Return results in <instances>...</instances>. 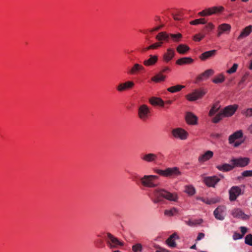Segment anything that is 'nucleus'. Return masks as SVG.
I'll return each instance as SVG.
<instances>
[{
  "instance_id": "1",
  "label": "nucleus",
  "mask_w": 252,
  "mask_h": 252,
  "mask_svg": "<svg viewBox=\"0 0 252 252\" xmlns=\"http://www.w3.org/2000/svg\"><path fill=\"white\" fill-rule=\"evenodd\" d=\"M152 200L154 203H158L165 198L171 201H177L178 196L175 193L170 192L162 189H154L152 192Z\"/></svg>"
},
{
  "instance_id": "2",
  "label": "nucleus",
  "mask_w": 252,
  "mask_h": 252,
  "mask_svg": "<svg viewBox=\"0 0 252 252\" xmlns=\"http://www.w3.org/2000/svg\"><path fill=\"white\" fill-rule=\"evenodd\" d=\"M159 177L157 175H144L140 177L139 180L140 184L144 187L149 188H154L158 186L156 183V181L158 180Z\"/></svg>"
},
{
  "instance_id": "3",
  "label": "nucleus",
  "mask_w": 252,
  "mask_h": 252,
  "mask_svg": "<svg viewBox=\"0 0 252 252\" xmlns=\"http://www.w3.org/2000/svg\"><path fill=\"white\" fill-rule=\"evenodd\" d=\"M104 238L108 247L110 249H118L124 246L123 242L110 233H106L104 236Z\"/></svg>"
},
{
  "instance_id": "4",
  "label": "nucleus",
  "mask_w": 252,
  "mask_h": 252,
  "mask_svg": "<svg viewBox=\"0 0 252 252\" xmlns=\"http://www.w3.org/2000/svg\"><path fill=\"white\" fill-rule=\"evenodd\" d=\"M154 172L164 177H169L175 176H178L181 174V172L178 167L168 168L165 170L154 169Z\"/></svg>"
},
{
  "instance_id": "5",
  "label": "nucleus",
  "mask_w": 252,
  "mask_h": 252,
  "mask_svg": "<svg viewBox=\"0 0 252 252\" xmlns=\"http://www.w3.org/2000/svg\"><path fill=\"white\" fill-rule=\"evenodd\" d=\"M224 8L222 6H213L205 8L203 10L198 13L197 15L199 16L205 17L209 16L213 14H218L221 13Z\"/></svg>"
},
{
  "instance_id": "6",
  "label": "nucleus",
  "mask_w": 252,
  "mask_h": 252,
  "mask_svg": "<svg viewBox=\"0 0 252 252\" xmlns=\"http://www.w3.org/2000/svg\"><path fill=\"white\" fill-rule=\"evenodd\" d=\"M206 93V91L204 89H196L192 93L187 94L186 97L188 100L193 101L202 98Z\"/></svg>"
},
{
  "instance_id": "7",
  "label": "nucleus",
  "mask_w": 252,
  "mask_h": 252,
  "mask_svg": "<svg viewBox=\"0 0 252 252\" xmlns=\"http://www.w3.org/2000/svg\"><path fill=\"white\" fill-rule=\"evenodd\" d=\"M206 93V91L204 89H196L192 93L187 94L186 97L188 100L193 101L202 98Z\"/></svg>"
},
{
  "instance_id": "8",
  "label": "nucleus",
  "mask_w": 252,
  "mask_h": 252,
  "mask_svg": "<svg viewBox=\"0 0 252 252\" xmlns=\"http://www.w3.org/2000/svg\"><path fill=\"white\" fill-rule=\"evenodd\" d=\"M150 113L149 107L145 104H142L139 106L138 109V116L140 119L146 120Z\"/></svg>"
},
{
  "instance_id": "9",
  "label": "nucleus",
  "mask_w": 252,
  "mask_h": 252,
  "mask_svg": "<svg viewBox=\"0 0 252 252\" xmlns=\"http://www.w3.org/2000/svg\"><path fill=\"white\" fill-rule=\"evenodd\" d=\"M243 193L241 189L238 186H233L229 190V200L234 201Z\"/></svg>"
},
{
  "instance_id": "10",
  "label": "nucleus",
  "mask_w": 252,
  "mask_h": 252,
  "mask_svg": "<svg viewBox=\"0 0 252 252\" xmlns=\"http://www.w3.org/2000/svg\"><path fill=\"white\" fill-rule=\"evenodd\" d=\"M173 136L176 138L181 140H185L187 138L188 133L182 128H174L172 130Z\"/></svg>"
},
{
  "instance_id": "11",
  "label": "nucleus",
  "mask_w": 252,
  "mask_h": 252,
  "mask_svg": "<svg viewBox=\"0 0 252 252\" xmlns=\"http://www.w3.org/2000/svg\"><path fill=\"white\" fill-rule=\"evenodd\" d=\"M140 158L142 160L146 162L156 163L158 159V156L152 153H145L141 155Z\"/></svg>"
},
{
  "instance_id": "12",
  "label": "nucleus",
  "mask_w": 252,
  "mask_h": 252,
  "mask_svg": "<svg viewBox=\"0 0 252 252\" xmlns=\"http://www.w3.org/2000/svg\"><path fill=\"white\" fill-rule=\"evenodd\" d=\"M238 108V105H230L225 107L221 112L225 117H229L235 113Z\"/></svg>"
},
{
  "instance_id": "13",
  "label": "nucleus",
  "mask_w": 252,
  "mask_h": 252,
  "mask_svg": "<svg viewBox=\"0 0 252 252\" xmlns=\"http://www.w3.org/2000/svg\"><path fill=\"white\" fill-rule=\"evenodd\" d=\"M234 168L235 167H244L247 165L249 162V159L248 158H233L231 160Z\"/></svg>"
},
{
  "instance_id": "14",
  "label": "nucleus",
  "mask_w": 252,
  "mask_h": 252,
  "mask_svg": "<svg viewBox=\"0 0 252 252\" xmlns=\"http://www.w3.org/2000/svg\"><path fill=\"white\" fill-rule=\"evenodd\" d=\"M225 207L224 206H220L214 211L215 217L219 220H223L225 215Z\"/></svg>"
},
{
  "instance_id": "15",
  "label": "nucleus",
  "mask_w": 252,
  "mask_h": 252,
  "mask_svg": "<svg viewBox=\"0 0 252 252\" xmlns=\"http://www.w3.org/2000/svg\"><path fill=\"white\" fill-rule=\"evenodd\" d=\"M214 73V71L212 69H209L205 70L204 72L199 74L196 77L195 83H197L199 82L206 80L210 76H212Z\"/></svg>"
},
{
  "instance_id": "16",
  "label": "nucleus",
  "mask_w": 252,
  "mask_h": 252,
  "mask_svg": "<svg viewBox=\"0 0 252 252\" xmlns=\"http://www.w3.org/2000/svg\"><path fill=\"white\" fill-rule=\"evenodd\" d=\"M220 180L219 177L215 176L205 177L204 178L203 181L208 187H214Z\"/></svg>"
},
{
  "instance_id": "17",
  "label": "nucleus",
  "mask_w": 252,
  "mask_h": 252,
  "mask_svg": "<svg viewBox=\"0 0 252 252\" xmlns=\"http://www.w3.org/2000/svg\"><path fill=\"white\" fill-rule=\"evenodd\" d=\"M134 83L131 81H128L124 83L119 84L117 87L118 92H122L128 89H130L133 87Z\"/></svg>"
},
{
  "instance_id": "18",
  "label": "nucleus",
  "mask_w": 252,
  "mask_h": 252,
  "mask_svg": "<svg viewBox=\"0 0 252 252\" xmlns=\"http://www.w3.org/2000/svg\"><path fill=\"white\" fill-rule=\"evenodd\" d=\"M186 120L188 124L195 125L197 124L198 118L192 113L187 112L186 115Z\"/></svg>"
},
{
  "instance_id": "19",
  "label": "nucleus",
  "mask_w": 252,
  "mask_h": 252,
  "mask_svg": "<svg viewBox=\"0 0 252 252\" xmlns=\"http://www.w3.org/2000/svg\"><path fill=\"white\" fill-rule=\"evenodd\" d=\"M175 52L173 49L168 48L163 56V61L166 63L170 62L175 56Z\"/></svg>"
},
{
  "instance_id": "20",
  "label": "nucleus",
  "mask_w": 252,
  "mask_h": 252,
  "mask_svg": "<svg viewBox=\"0 0 252 252\" xmlns=\"http://www.w3.org/2000/svg\"><path fill=\"white\" fill-rule=\"evenodd\" d=\"M252 32V26L249 25L245 28L241 32L240 34L237 37V40H241L245 37H247Z\"/></svg>"
},
{
  "instance_id": "21",
  "label": "nucleus",
  "mask_w": 252,
  "mask_h": 252,
  "mask_svg": "<svg viewBox=\"0 0 252 252\" xmlns=\"http://www.w3.org/2000/svg\"><path fill=\"white\" fill-rule=\"evenodd\" d=\"M158 61V56L157 55H150L149 58L143 62V64L145 66H152L155 65Z\"/></svg>"
},
{
  "instance_id": "22",
  "label": "nucleus",
  "mask_w": 252,
  "mask_h": 252,
  "mask_svg": "<svg viewBox=\"0 0 252 252\" xmlns=\"http://www.w3.org/2000/svg\"><path fill=\"white\" fill-rule=\"evenodd\" d=\"M213 152L211 151H207L198 157V161L200 162H204L209 160L213 156Z\"/></svg>"
},
{
  "instance_id": "23",
  "label": "nucleus",
  "mask_w": 252,
  "mask_h": 252,
  "mask_svg": "<svg viewBox=\"0 0 252 252\" xmlns=\"http://www.w3.org/2000/svg\"><path fill=\"white\" fill-rule=\"evenodd\" d=\"M243 133L241 130H238L232 134L230 135L228 138L229 143L230 144H232L234 142V141L239 138H242L243 137Z\"/></svg>"
},
{
  "instance_id": "24",
  "label": "nucleus",
  "mask_w": 252,
  "mask_h": 252,
  "mask_svg": "<svg viewBox=\"0 0 252 252\" xmlns=\"http://www.w3.org/2000/svg\"><path fill=\"white\" fill-rule=\"evenodd\" d=\"M179 238L177 233H174L167 239L166 243L170 247L174 248L176 246L175 240Z\"/></svg>"
},
{
  "instance_id": "25",
  "label": "nucleus",
  "mask_w": 252,
  "mask_h": 252,
  "mask_svg": "<svg viewBox=\"0 0 252 252\" xmlns=\"http://www.w3.org/2000/svg\"><path fill=\"white\" fill-rule=\"evenodd\" d=\"M194 60L190 57H183L176 61V64L183 65L185 64H191L193 62Z\"/></svg>"
},
{
  "instance_id": "26",
  "label": "nucleus",
  "mask_w": 252,
  "mask_h": 252,
  "mask_svg": "<svg viewBox=\"0 0 252 252\" xmlns=\"http://www.w3.org/2000/svg\"><path fill=\"white\" fill-rule=\"evenodd\" d=\"M216 51H217L216 50L206 51L201 54L199 58L201 60H206L209 58L214 56L216 54Z\"/></svg>"
},
{
  "instance_id": "27",
  "label": "nucleus",
  "mask_w": 252,
  "mask_h": 252,
  "mask_svg": "<svg viewBox=\"0 0 252 252\" xmlns=\"http://www.w3.org/2000/svg\"><path fill=\"white\" fill-rule=\"evenodd\" d=\"M217 168L220 171L223 172H227L231 170L234 168L233 164H230L227 163L223 164L221 165H219L217 166Z\"/></svg>"
},
{
  "instance_id": "28",
  "label": "nucleus",
  "mask_w": 252,
  "mask_h": 252,
  "mask_svg": "<svg viewBox=\"0 0 252 252\" xmlns=\"http://www.w3.org/2000/svg\"><path fill=\"white\" fill-rule=\"evenodd\" d=\"M149 102L153 105H159L163 107L164 105V101L158 97H152L149 99Z\"/></svg>"
},
{
  "instance_id": "29",
  "label": "nucleus",
  "mask_w": 252,
  "mask_h": 252,
  "mask_svg": "<svg viewBox=\"0 0 252 252\" xmlns=\"http://www.w3.org/2000/svg\"><path fill=\"white\" fill-rule=\"evenodd\" d=\"M189 49L188 45L183 44L179 45L176 48L177 51L180 54H185Z\"/></svg>"
},
{
  "instance_id": "30",
  "label": "nucleus",
  "mask_w": 252,
  "mask_h": 252,
  "mask_svg": "<svg viewBox=\"0 0 252 252\" xmlns=\"http://www.w3.org/2000/svg\"><path fill=\"white\" fill-rule=\"evenodd\" d=\"M156 39L162 42V40H165L167 42L169 41V34L167 33L166 32H160L156 37Z\"/></svg>"
},
{
  "instance_id": "31",
  "label": "nucleus",
  "mask_w": 252,
  "mask_h": 252,
  "mask_svg": "<svg viewBox=\"0 0 252 252\" xmlns=\"http://www.w3.org/2000/svg\"><path fill=\"white\" fill-rule=\"evenodd\" d=\"M231 25L228 24L223 23L218 26V30H220L223 33H228L231 30Z\"/></svg>"
},
{
  "instance_id": "32",
  "label": "nucleus",
  "mask_w": 252,
  "mask_h": 252,
  "mask_svg": "<svg viewBox=\"0 0 252 252\" xmlns=\"http://www.w3.org/2000/svg\"><path fill=\"white\" fill-rule=\"evenodd\" d=\"M185 88V86L177 85L168 88L167 89V91L171 93H175L180 92L182 89H184Z\"/></svg>"
},
{
  "instance_id": "33",
  "label": "nucleus",
  "mask_w": 252,
  "mask_h": 252,
  "mask_svg": "<svg viewBox=\"0 0 252 252\" xmlns=\"http://www.w3.org/2000/svg\"><path fill=\"white\" fill-rule=\"evenodd\" d=\"M166 78V76L163 75L161 73L157 74L151 78V80L156 83H158L161 81H164Z\"/></svg>"
},
{
  "instance_id": "34",
  "label": "nucleus",
  "mask_w": 252,
  "mask_h": 252,
  "mask_svg": "<svg viewBox=\"0 0 252 252\" xmlns=\"http://www.w3.org/2000/svg\"><path fill=\"white\" fill-rule=\"evenodd\" d=\"M143 69L144 67H143L142 65L138 63H135L133 66V67L130 69L128 73L131 74H134L136 73L137 72L140 70H143Z\"/></svg>"
},
{
  "instance_id": "35",
  "label": "nucleus",
  "mask_w": 252,
  "mask_h": 252,
  "mask_svg": "<svg viewBox=\"0 0 252 252\" xmlns=\"http://www.w3.org/2000/svg\"><path fill=\"white\" fill-rule=\"evenodd\" d=\"M178 213V210L176 208H172L169 210H165L164 212V214L165 216L168 217H172L173 216L176 215Z\"/></svg>"
},
{
  "instance_id": "36",
  "label": "nucleus",
  "mask_w": 252,
  "mask_h": 252,
  "mask_svg": "<svg viewBox=\"0 0 252 252\" xmlns=\"http://www.w3.org/2000/svg\"><path fill=\"white\" fill-rule=\"evenodd\" d=\"M169 38H171L172 40L175 42H179L181 41L183 36L180 33L177 34L170 33Z\"/></svg>"
},
{
  "instance_id": "37",
  "label": "nucleus",
  "mask_w": 252,
  "mask_h": 252,
  "mask_svg": "<svg viewBox=\"0 0 252 252\" xmlns=\"http://www.w3.org/2000/svg\"><path fill=\"white\" fill-rule=\"evenodd\" d=\"M162 43H163L162 42H159L155 43H154L153 44L151 45L150 46H148V47L143 48L141 50V51L144 52H146L147 50H150V49H156V48H158L159 47H160L162 45Z\"/></svg>"
},
{
  "instance_id": "38",
  "label": "nucleus",
  "mask_w": 252,
  "mask_h": 252,
  "mask_svg": "<svg viewBox=\"0 0 252 252\" xmlns=\"http://www.w3.org/2000/svg\"><path fill=\"white\" fill-rule=\"evenodd\" d=\"M224 76L222 74H220L218 76L215 77L212 81L213 83L215 84H219L222 83L224 81Z\"/></svg>"
},
{
  "instance_id": "39",
  "label": "nucleus",
  "mask_w": 252,
  "mask_h": 252,
  "mask_svg": "<svg viewBox=\"0 0 252 252\" xmlns=\"http://www.w3.org/2000/svg\"><path fill=\"white\" fill-rule=\"evenodd\" d=\"M232 214L234 217L242 218L244 213L239 209H236L232 211Z\"/></svg>"
},
{
  "instance_id": "40",
  "label": "nucleus",
  "mask_w": 252,
  "mask_h": 252,
  "mask_svg": "<svg viewBox=\"0 0 252 252\" xmlns=\"http://www.w3.org/2000/svg\"><path fill=\"white\" fill-rule=\"evenodd\" d=\"M207 23L206 21L204 18H200L195 19L190 22V24L192 25H196L198 24H205Z\"/></svg>"
},
{
  "instance_id": "41",
  "label": "nucleus",
  "mask_w": 252,
  "mask_h": 252,
  "mask_svg": "<svg viewBox=\"0 0 252 252\" xmlns=\"http://www.w3.org/2000/svg\"><path fill=\"white\" fill-rule=\"evenodd\" d=\"M225 117L222 114V112L220 111V113H219L213 119L212 122L214 123H219L222 119Z\"/></svg>"
},
{
  "instance_id": "42",
  "label": "nucleus",
  "mask_w": 252,
  "mask_h": 252,
  "mask_svg": "<svg viewBox=\"0 0 252 252\" xmlns=\"http://www.w3.org/2000/svg\"><path fill=\"white\" fill-rule=\"evenodd\" d=\"M143 247L140 243H136L132 247V250L133 252H141Z\"/></svg>"
},
{
  "instance_id": "43",
  "label": "nucleus",
  "mask_w": 252,
  "mask_h": 252,
  "mask_svg": "<svg viewBox=\"0 0 252 252\" xmlns=\"http://www.w3.org/2000/svg\"><path fill=\"white\" fill-rule=\"evenodd\" d=\"M185 192L190 195H192L195 193V190L194 187L191 186H188L185 187Z\"/></svg>"
},
{
  "instance_id": "44",
  "label": "nucleus",
  "mask_w": 252,
  "mask_h": 252,
  "mask_svg": "<svg viewBox=\"0 0 252 252\" xmlns=\"http://www.w3.org/2000/svg\"><path fill=\"white\" fill-rule=\"evenodd\" d=\"M219 108L220 106L218 104H214L210 109L209 113V115L210 116H212L214 115L218 111Z\"/></svg>"
},
{
  "instance_id": "45",
  "label": "nucleus",
  "mask_w": 252,
  "mask_h": 252,
  "mask_svg": "<svg viewBox=\"0 0 252 252\" xmlns=\"http://www.w3.org/2000/svg\"><path fill=\"white\" fill-rule=\"evenodd\" d=\"M202 201L207 204H212L218 202L219 201V200L215 198L209 199L208 198H203V199H202Z\"/></svg>"
},
{
  "instance_id": "46",
  "label": "nucleus",
  "mask_w": 252,
  "mask_h": 252,
  "mask_svg": "<svg viewBox=\"0 0 252 252\" xmlns=\"http://www.w3.org/2000/svg\"><path fill=\"white\" fill-rule=\"evenodd\" d=\"M94 243L95 246L97 248H103L105 246L104 243L101 239L96 240Z\"/></svg>"
},
{
  "instance_id": "47",
  "label": "nucleus",
  "mask_w": 252,
  "mask_h": 252,
  "mask_svg": "<svg viewBox=\"0 0 252 252\" xmlns=\"http://www.w3.org/2000/svg\"><path fill=\"white\" fill-rule=\"evenodd\" d=\"M238 64L237 63L233 64V66L228 70L226 71V72L228 74H232L235 72L238 68Z\"/></svg>"
},
{
  "instance_id": "48",
  "label": "nucleus",
  "mask_w": 252,
  "mask_h": 252,
  "mask_svg": "<svg viewBox=\"0 0 252 252\" xmlns=\"http://www.w3.org/2000/svg\"><path fill=\"white\" fill-rule=\"evenodd\" d=\"M245 242L247 245L252 246V235L251 234L247 235L246 236Z\"/></svg>"
},
{
  "instance_id": "49",
  "label": "nucleus",
  "mask_w": 252,
  "mask_h": 252,
  "mask_svg": "<svg viewBox=\"0 0 252 252\" xmlns=\"http://www.w3.org/2000/svg\"><path fill=\"white\" fill-rule=\"evenodd\" d=\"M242 175L243 177H252V170H246L242 172Z\"/></svg>"
},
{
  "instance_id": "50",
  "label": "nucleus",
  "mask_w": 252,
  "mask_h": 252,
  "mask_svg": "<svg viewBox=\"0 0 252 252\" xmlns=\"http://www.w3.org/2000/svg\"><path fill=\"white\" fill-rule=\"evenodd\" d=\"M214 28V25L212 23H209L205 26V29L208 32H210Z\"/></svg>"
},
{
  "instance_id": "51",
  "label": "nucleus",
  "mask_w": 252,
  "mask_h": 252,
  "mask_svg": "<svg viewBox=\"0 0 252 252\" xmlns=\"http://www.w3.org/2000/svg\"><path fill=\"white\" fill-rule=\"evenodd\" d=\"M243 114L247 117L252 116V108L247 109Z\"/></svg>"
},
{
  "instance_id": "52",
  "label": "nucleus",
  "mask_w": 252,
  "mask_h": 252,
  "mask_svg": "<svg viewBox=\"0 0 252 252\" xmlns=\"http://www.w3.org/2000/svg\"><path fill=\"white\" fill-rule=\"evenodd\" d=\"M204 35H201L200 34H197L194 36V40L196 41H200L203 37Z\"/></svg>"
},
{
  "instance_id": "53",
  "label": "nucleus",
  "mask_w": 252,
  "mask_h": 252,
  "mask_svg": "<svg viewBox=\"0 0 252 252\" xmlns=\"http://www.w3.org/2000/svg\"><path fill=\"white\" fill-rule=\"evenodd\" d=\"M243 238V235L237 232H235L233 235V238L234 240H238Z\"/></svg>"
},
{
  "instance_id": "54",
  "label": "nucleus",
  "mask_w": 252,
  "mask_h": 252,
  "mask_svg": "<svg viewBox=\"0 0 252 252\" xmlns=\"http://www.w3.org/2000/svg\"><path fill=\"white\" fill-rule=\"evenodd\" d=\"M240 229H241V231L242 232V234H241V235H243V237L247 231V228L244 226H241L240 227Z\"/></svg>"
},
{
  "instance_id": "55",
  "label": "nucleus",
  "mask_w": 252,
  "mask_h": 252,
  "mask_svg": "<svg viewBox=\"0 0 252 252\" xmlns=\"http://www.w3.org/2000/svg\"><path fill=\"white\" fill-rule=\"evenodd\" d=\"M204 234L203 233H199L197 237L196 240L199 241L204 237Z\"/></svg>"
},
{
  "instance_id": "56",
  "label": "nucleus",
  "mask_w": 252,
  "mask_h": 252,
  "mask_svg": "<svg viewBox=\"0 0 252 252\" xmlns=\"http://www.w3.org/2000/svg\"><path fill=\"white\" fill-rule=\"evenodd\" d=\"M185 223L186 224L190 226H194V222L191 220H189L188 221L186 220Z\"/></svg>"
},
{
  "instance_id": "57",
  "label": "nucleus",
  "mask_w": 252,
  "mask_h": 252,
  "mask_svg": "<svg viewBox=\"0 0 252 252\" xmlns=\"http://www.w3.org/2000/svg\"><path fill=\"white\" fill-rule=\"evenodd\" d=\"M170 70V69L169 68V67H164L161 70V71L160 72V73H161V74L162 73H165V72H168V71H169Z\"/></svg>"
},
{
  "instance_id": "58",
  "label": "nucleus",
  "mask_w": 252,
  "mask_h": 252,
  "mask_svg": "<svg viewBox=\"0 0 252 252\" xmlns=\"http://www.w3.org/2000/svg\"><path fill=\"white\" fill-rule=\"evenodd\" d=\"M193 221L194 222V226H195L196 225L200 224V223H201L202 222V220L200 219L198 220H195L194 221Z\"/></svg>"
},
{
  "instance_id": "59",
  "label": "nucleus",
  "mask_w": 252,
  "mask_h": 252,
  "mask_svg": "<svg viewBox=\"0 0 252 252\" xmlns=\"http://www.w3.org/2000/svg\"><path fill=\"white\" fill-rule=\"evenodd\" d=\"M161 26H158V27H155V28L151 29L150 30V32H153L154 31H158V30H159L161 28Z\"/></svg>"
},
{
  "instance_id": "60",
  "label": "nucleus",
  "mask_w": 252,
  "mask_h": 252,
  "mask_svg": "<svg viewBox=\"0 0 252 252\" xmlns=\"http://www.w3.org/2000/svg\"><path fill=\"white\" fill-rule=\"evenodd\" d=\"M246 77H247V76H246V75L242 77V79H241V80L240 81V83H240V84H241V83H243V82H244V81L246 80Z\"/></svg>"
},
{
  "instance_id": "61",
  "label": "nucleus",
  "mask_w": 252,
  "mask_h": 252,
  "mask_svg": "<svg viewBox=\"0 0 252 252\" xmlns=\"http://www.w3.org/2000/svg\"><path fill=\"white\" fill-rule=\"evenodd\" d=\"M249 68L251 70H252V59L251 60L250 62V64L249 66Z\"/></svg>"
},
{
  "instance_id": "62",
  "label": "nucleus",
  "mask_w": 252,
  "mask_h": 252,
  "mask_svg": "<svg viewBox=\"0 0 252 252\" xmlns=\"http://www.w3.org/2000/svg\"><path fill=\"white\" fill-rule=\"evenodd\" d=\"M174 19L176 21H179L181 19V18H179L178 16L176 15L174 16Z\"/></svg>"
},
{
  "instance_id": "63",
  "label": "nucleus",
  "mask_w": 252,
  "mask_h": 252,
  "mask_svg": "<svg viewBox=\"0 0 252 252\" xmlns=\"http://www.w3.org/2000/svg\"><path fill=\"white\" fill-rule=\"evenodd\" d=\"M249 131L252 134V124L248 128Z\"/></svg>"
},
{
  "instance_id": "64",
  "label": "nucleus",
  "mask_w": 252,
  "mask_h": 252,
  "mask_svg": "<svg viewBox=\"0 0 252 252\" xmlns=\"http://www.w3.org/2000/svg\"><path fill=\"white\" fill-rule=\"evenodd\" d=\"M158 250H160L161 251H163V252H169V251L168 250H167L166 249H162V248H159V249Z\"/></svg>"
}]
</instances>
